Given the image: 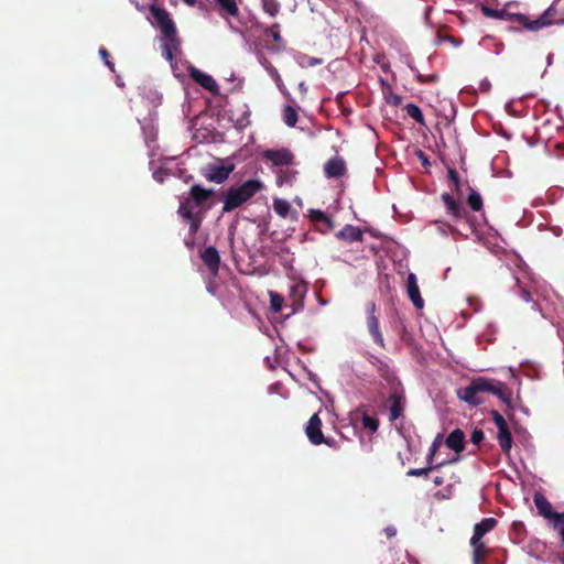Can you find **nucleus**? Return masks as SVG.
<instances>
[{"mask_svg":"<svg viewBox=\"0 0 564 564\" xmlns=\"http://www.w3.org/2000/svg\"><path fill=\"white\" fill-rule=\"evenodd\" d=\"M214 193L213 188H205L200 184H193L186 196L183 195L180 198L177 215L188 225L191 236H196L198 232L204 219V213L208 208L205 205L212 199Z\"/></svg>","mask_w":564,"mask_h":564,"instance_id":"nucleus-1","label":"nucleus"},{"mask_svg":"<svg viewBox=\"0 0 564 564\" xmlns=\"http://www.w3.org/2000/svg\"><path fill=\"white\" fill-rule=\"evenodd\" d=\"M482 393H490L497 397L509 409H512V390L507 383L494 378H474L468 386L457 391L458 398L470 405H480L484 403Z\"/></svg>","mask_w":564,"mask_h":564,"instance_id":"nucleus-2","label":"nucleus"},{"mask_svg":"<svg viewBox=\"0 0 564 564\" xmlns=\"http://www.w3.org/2000/svg\"><path fill=\"white\" fill-rule=\"evenodd\" d=\"M263 188V183L259 180H248L239 186L229 187L223 196V214L230 213L241 207Z\"/></svg>","mask_w":564,"mask_h":564,"instance_id":"nucleus-3","label":"nucleus"},{"mask_svg":"<svg viewBox=\"0 0 564 564\" xmlns=\"http://www.w3.org/2000/svg\"><path fill=\"white\" fill-rule=\"evenodd\" d=\"M150 11L161 33L169 41L163 46L164 56L167 61H172L174 57L173 50H176L180 45L175 24L165 9L152 6Z\"/></svg>","mask_w":564,"mask_h":564,"instance_id":"nucleus-4","label":"nucleus"},{"mask_svg":"<svg viewBox=\"0 0 564 564\" xmlns=\"http://www.w3.org/2000/svg\"><path fill=\"white\" fill-rule=\"evenodd\" d=\"M511 21L520 24L529 31H539L543 28L563 24L564 19L557 18V10L554 4L550 6L538 19L531 20L529 17L522 13L510 15Z\"/></svg>","mask_w":564,"mask_h":564,"instance_id":"nucleus-5","label":"nucleus"},{"mask_svg":"<svg viewBox=\"0 0 564 564\" xmlns=\"http://www.w3.org/2000/svg\"><path fill=\"white\" fill-rule=\"evenodd\" d=\"M538 513L550 521L552 528L560 534L564 544V512L553 511L550 501L540 492L533 497Z\"/></svg>","mask_w":564,"mask_h":564,"instance_id":"nucleus-6","label":"nucleus"},{"mask_svg":"<svg viewBox=\"0 0 564 564\" xmlns=\"http://www.w3.org/2000/svg\"><path fill=\"white\" fill-rule=\"evenodd\" d=\"M389 403V420L391 422L397 421L403 413L405 408V395L404 390L398 381V387L393 388V391L388 398Z\"/></svg>","mask_w":564,"mask_h":564,"instance_id":"nucleus-7","label":"nucleus"},{"mask_svg":"<svg viewBox=\"0 0 564 564\" xmlns=\"http://www.w3.org/2000/svg\"><path fill=\"white\" fill-rule=\"evenodd\" d=\"M368 317H367V326L370 335L372 336L375 343L380 346L381 348H384V339L382 336V333L379 328V319L376 315V304L375 302L370 301L367 303L366 307Z\"/></svg>","mask_w":564,"mask_h":564,"instance_id":"nucleus-8","label":"nucleus"},{"mask_svg":"<svg viewBox=\"0 0 564 564\" xmlns=\"http://www.w3.org/2000/svg\"><path fill=\"white\" fill-rule=\"evenodd\" d=\"M188 75L195 83H197L204 89L210 91L213 95L219 94V87L210 75L203 73L194 66L188 68Z\"/></svg>","mask_w":564,"mask_h":564,"instance_id":"nucleus-9","label":"nucleus"},{"mask_svg":"<svg viewBox=\"0 0 564 564\" xmlns=\"http://www.w3.org/2000/svg\"><path fill=\"white\" fill-rule=\"evenodd\" d=\"M442 200L445 205L447 214L452 216L453 220L458 221L468 217V212L466 208L460 202L456 200L453 195L443 193Z\"/></svg>","mask_w":564,"mask_h":564,"instance_id":"nucleus-10","label":"nucleus"},{"mask_svg":"<svg viewBox=\"0 0 564 564\" xmlns=\"http://www.w3.org/2000/svg\"><path fill=\"white\" fill-rule=\"evenodd\" d=\"M305 434L313 445H321L325 442V437L322 432V420L317 413L310 417L305 427Z\"/></svg>","mask_w":564,"mask_h":564,"instance_id":"nucleus-11","label":"nucleus"},{"mask_svg":"<svg viewBox=\"0 0 564 564\" xmlns=\"http://www.w3.org/2000/svg\"><path fill=\"white\" fill-rule=\"evenodd\" d=\"M263 159L270 161L273 165L276 166H288L293 164L294 155L290 150L282 148L279 150L264 151Z\"/></svg>","mask_w":564,"mask_h":564,"instance_id":"nucleus-12","label":"nucleus"},{"mask_svg":"<svg viewBox=\"0 0 564 564\" xmlns=\"http://www.w3.org/2000/svg\"><path fill=\"white\" fill-rule=\"evenodd\" d=\"M200 258L209 272L216 275L220 265V256L218 250L215 247L209 246L202 252Z\"/></svg>","mask_w":564,"mask_h":564,"instance_id":"nucleus-13","label":"nucleus"},{"mask_svg":"<svg viewBox=\"0 0 564 564\" xmlns=\"http://www.w3.org/2000/svg\"><path fill=\"white\" fill-rule=\"evenodd\" d=\"M346 163L343 158L334 156L324 165V173L328 178H337L345 174Z\"/></svg>","mask_w":564,"mask_h":564,"instance_id":"nucleus-14","label":"nucleus"},{"mask_svg":"<svg viewBox=\"0 0 564 564\" xmlns=\"http://www.w3.org/2000/svg\"><path fill=\"white\" fill-rule=\"evenodd\" d=\"M234 166H224V165H216L210 166L205 173L204 176L209 182H215L217 184L224 183L232 172Z\"/></svg>","mask_w":564,"mask_h":564,"instance_id":"nucleus-15","label":"nucleus"},{"mask_svg":"<svg viewBox=\"0 0 564 564\" xmlns=\"http://www.w3.org/2000/svg\"><path fill=\"white\" fill-rule=\"evenodd\" d=\"M498 521L495 518H485L474 527V533L470 539V544H476L481 541L482 536L494 530Z\"/></svg>","mask_w":564,"mask_h":564,"instance_id":"nucleus-16","label":"nucleus"},{"mask_svg":"<svg viewBox=\"0 0 564 564\" xmlns=\"http://www.w3.org/2000/svg\"><path fill=\"white\" fill-rule=\"evenodd\" d=\"M408 295L416 308L424 306V301L421 296L420 289L417 285L416 276L414 273H410L406 280Z\"/></svg>","mask_w":564,"mask_h":564,"instance_id":"nucleus-17","label":"nucleus"},{"mask_svg":"<svg viewBox=\"0 0 564 564\" xmlns=\"http://www.w3.org/2000/svg\"><path fill=\"white\" fill-rule=\"evenodd\" d=\"M448 448L456 453H462L465 449V434L460 429L452 431L445 440Z\"/></svg>","mask_w":564,"mask_h":564,"instance_id":"nucleus-18","label":"nucleus"},{"mask_svg":"<svg viewBox=\"0 0 564 564\" xmlns=\"http://www.w3.org/2000/svg\"><path fill=\"white\" fill-rule=\"evenodd\" d=\"M336 237L339 240L346 241V242H355V241H361L362 240V231L360 228L352 226V225H346L341 230H339L336 234Z\"/></svg>","mask_w":564,"mask_h":564,"instance_id":"nucleus-19","label":"nucleus"},{"mask_svg":"<svg viewBox=\"0 0 564 564\" xmlns=\"http://www.w3.org/2000/svg\"><path fill=\"white\" fill-rule=\"evenodd\" d=\"M304 295H305V289L301 285H294L291 289V294L289 296V300L291 301V314H294L299 311H301L304 306Z\"/></svg>","mask_w":564,"mask_h":564,"instance_id":"nucleus-20","label":"nucleus"},{"mask_svg":"<svg viewBox=\"0 0 564 564\" xmlns=\"http://www.w3.org/2000/svg\"><path fill=\"white\" fill-rule=\"evenodd\" d=\"M497 438L501 451L508 454L512 447V435L508 425L498 429Z\"/></svg>","mask_w":564,"mask_h":564,"instance_id":"nucleus-21","label":"nucleus"},{"mask_svg":"<svg viewBox=\"0 0 564 564\" xmlns=\"http://www.w3.org/2000/svg\"><path fill=\"white\" fill-rule=\"evenodd\" d=\"M308 213H310L308 214L310 219L313 223H323L329 230L334 229V227H335L334 220L329 216H327L323 210L310 209Z\"/></svg>","mask_w":564,"mask_h":564,"instance_id":"nucleus-22","label":"nucleus"},{"mask_svg":"<svg viewBox=\"0 0 564 564\" xmlns=\"http://www.w3.org/2000/svg\"><path fill=\"white\" fill-rule=\"evenodd\" d=\"M377 371L380 375V377L383 380H386L389 384H391V386L394 383L398 384V379L394 375V371L390 368V366L386 361L379 362Z\"/></svg>","mask_w":564,"mask_h":564,"instance_id":"nucleus-23","label":"nucleus"},{"mask_svg":"<svg viewBox=\"0 0 564 564\" xmlns=\"http://www.w3.org/2000/svg\"><path fill=\"white\" fill-rule=\"evenodd\" d=\"M473 546V564H482L488 550L484 542L478 541L476 544H470Z\"/></svg>","mask_w":564,"mask_h":564,"instance_id":"nucleus-24","label":"nucleus"},{"mask_svg":"<svg viewBox=\"0 0 564 564\" xmlns=\"http://www.w3.org/2000/svg\"><path fill=\"white\" fill-rule=\"evenodd\" d=\"M261 7L271 18H275L281 10V4L278 0H261Z\"/></svg>","mask_w":564,"mask_h":564,"instance_id":"nucleus-25","label":"nucleus"},{"mask_svg":"<svg viewBox=\"0 0 564 564\" xmlns=\"http://www.w3.org/2000/svg\"><path fill=\"white\" fill-rule=\"evenodd\" d=\"M467 204L474 212H479L482 209V198L480 194L474 188H469Z\"/></svg>","mask_w":564,"mask_h":564,"instance_id":"nucleus-26","label":"nucleus"},{"mask_svg":"<svg viewBox=\"0 0 564 564\" xmlns=\"http://www.w3.org/2000/svg\"><path fill=\"white\" fill-rule=\"evenodd\" d=\"M273 209L280 217H288V215L291 213V204L282 198H275L273 200Z\"/></svg>","mask_w":564,"mask_h":564,"instance_id":"nucleus-27","label":"nucleus"},{"mask_svg":"<svg viewBox=\"0 0 564 564\" xmlns=\"http://www.w3.org/2000/svg\"><path fill=\"white\" fill-rule=\"evenodd\" d=\"M264 35L272 37V40L279 45H283V39L280 34V24L273 23L263 30Z\"/></svg>","mask_w":564,"mask_h":564,"instance_id":"nucleus-28","label":"nucleus"},{"mask_svg":"<svg viewBox=\"0 0 564 564\" xmlns=\"http://www.w3.org/2000/svg\"><path fill=\"white\" fill-rule=\"evenodd\" d=\"M404 109L406 115L415 120L419 124H425L424 116L419 106L414 104H408Z\"/></svg>","mask_w":564,"mask_h":564,"instance_id":"nucleus-29","label":"nucleus"},{"mask_svg":"<svg viewBox=\"0 0 564 564\" xmlns=\"http://www.w3.org/2000/svg\"><path fill=\"white\" fill-rule=\"evenodd\" d=\"M216 3L224 10L227 14L237 17L239 13L238 6L235 0H215Z\"/></svg>","mask_w":564,"mask_h":564,"instance_id":"nucleus-30","label":"nucleus"},{"mask_svg":"<svg viewBox=\"0 0 564 564\" xmlns=\"http://www.w3.org/2000/svg\"><path fill=\"white\" fill-rule=\"evenodd\" d=\"M299 116L296 110L292 106H285L283 109V121L289 127H295L297 123Z\"/></svg>","mask_w":564,"mask_h":564,"instance_id":"nucleus-31","label":"nucleus"},{"mask_svg":"<svg viewBox=\"0 0 564 564\" xmlns=\"http://www.w3.org/2000/svg\"><path fill=\"white\" fill-rule=\"evenodd\" d=\"M445 463H440L435 466H433L432 464H429V467H425V468H412V469H409L406 475L408 476H415V477H419V476H427L429 473L433 469H436L441 466H444Z\"/></svg>","mask_w":564,"mask_h":564,"instance_id":"nucleus-32","label":"nucleus"},{"mask_svg":"<svg viewBox=\"0 0 564 564\" xmlns=\"http://www.w3.org/2000/svg\"><path fill=\"white\" fill-rule=\"evenodd\" d=\"M284 297L275 292H270V308L274 313H279L282 310Z\"/></svg>","mask_w":564,"mask_h":564,"instance_id":"nucleus-33","label":"nucleus"},{"mask_svg":"<svg viewBox=\"0 0 564 564\" xmlns=\"http://www.w3.org/2000/svg\"><path fill=\"white\" fill-rule=\"evenodd\" d=\"M448 178L454 184L455 192L457 195H462L460 178L459 174L454 169H448Z\"/></svg>","mask_w":564,"mask_h":564,"instance_id":"nucleus-34","label":"nucleus"},{"mask_svg":"<svg viewBox=\"0 0 564 564\" xmlns=\"http://www.w3.org/2000/svg\"><path fill=\"white\" fill-rule=\"evenodd\" d=\"M268 70H269L271 77L273 78V80L275 82L278 88L284 94L285 93V86H284L283 80H282L279 72L276 70V68L273 67L272 65H270Z\"/></svg>","mask_w":564,"mask_h":564,"instance_id":"nucleus-35","label":"nucleus"},{"mask_svg":"<svg viewBox=\"0 0 564 564\" xmlns=\"http://www.w3.org/2000/svg\"><path fill=\"white\" fill-rule=\"evenodd\" d=\"M362 424L365 427L369 429L370 431L375 432L378 430L379 421L370 415H364L362 417Z\"/></svg>","mask_w":564,"mask_h":564,"instance_id":"nucleus-36","label":"nucleus"},{"mask_svg":"<svg viewBox=\"0 0 564 564\" xmlns=\"http://www.w3.org/2000/svg\"><path fill=\"white\" fill-rule=\"evenodd\" d=\"M490 415H491L497 429L508 425L505 417L497 410H491Z\"/></svg>","mask_w":564,"mask_h":564,"instance_id":"nucleus-37","label":"nucleus"},{"mask_svg":"<svg viewBox=\"0 0 564 564\" xmlns=\"http://www.w3.org/2000/svg\"><path fill=\"white\" fill-rule=\"evenodd\" d=\"M440 440H441V435H438L432 443L431 447H430V451H429V455H427V463L429 464H432L433 463V458H434V455L436 454L438 447H440Z\"/></svg>","mask_w":564,"mask_h":564,"instance_id":"nucleus-38","label":"nucleus"},{"mask_svg":"<svg viewBox=\"0 0 564 564\" xmlns=\"http://www.w3.org/2000/svg\"><path fill=\"white\" fill-rule=\"evenodd\" d=\"M438 40H440V42H449L456 47L463 43V41L460 39H456L449 34H443V33H438Z\"/></svg>","mask_w":564,"mask_h":564,"instance_id":"nucleus-39","label":"nucleus"},{"mask_svg":"<svg viewBox=\"0 0 564 564\" xmlns=\"http://www.w3.org/2000/svg\"><path fill=\"white\" fill-rule=\"evenodd\" d=\"M484 438H485V434H484L482 430L475 429L473 431L471 436H470V441L473 444L479 445Z\"/></svg>","mask_w":564,"mask_h":564,"instance_id":"nucleus-40","label":"nucleus"},{"mask_svg":"<svg viewBox=\"0 0 564 564\" xmlns=\"http://www.w3.org/2000/svg\"><path fill=\"white\" fill-rule=\"evenodd\" d=\"M416 79L419 83L421 84H425V83H435L438 80V76L436 74H432V75H422V74H417L416 75Z\"/></svg>","mask_w":564,"mask_h":564,"instance_id":"nucleus-41","label":"nucleus"},{"mask_svg":"<svg viewBox=\"0 0 564 564\" xmlns=\"http://www.w3.org/2000/svg\"><path fill=\"white\" fill-rule=\"evenodd\" d=\"M484 12L487 17L502 19L507 13L505 11H498L484 7Z\"/></svg>","mask_w":564,"mask_h":564,"instance_id":"nucleus-42","label":"nucleus"},{"mask_svg":"<svg viewBox=\"0 0 564 564\" xmlns=\"http://www.w3.org/2000/svg\"><path fill=\"white\" fill-rule=\"evenodd\" d=\"M516 282L519 286L522 300L524 302H531L532 301L531 292L529 290H527L525 288L521 286L519 279H516Z\"/></svg>","mask_w":564,"mask_h":564,"instance_id":"nucleus-43","label":"nucleus"},{"mask_svg":"<svg viewBox=\"0 0 564 564\" xmlns=\"http://www.w3.org/2000/svg\"><path fill=\"white\" fill-rule=\"evenodd\" d=\"M387 102L397 107V106L401 105L402 97L398 94L390 93V95L387 98Z\"/></svg>","mask_w":564,"mask_h":564,"instance_id":"nucleus-44","label":"nucleus"},{"mask_svg":"<svg viewBox=\"0 0 564 564\" xmlns=\"http://www.w3.org/2000/svg\"><path fill=\"white\" fill-rule=\"evenodd\" d=\"M388 539H392L397 535V529L393 525H388L383 530Z\"/></svg>","mask_w":564,"mask_h":564,"instance_id":"nucleus-45","label":"nucleus"},{"mask_svg":"<svg viewBox=\"0 0 564 564\" xmlns=\"http://www.w3.org/2000/svg\"><path fill=\"white\" fill-rule=\"evenodd\" d=\"M369 362H370L373 367H376V369H377V368H378V366H379V362H383V360H382V359H380L379 357L375 356V355H370V356H369Z\"/></svg>","mask_w":564,"mask_h":564,"instance_id":"nucleus-46","label":"nucleus"},{"mask_svg":"<svg viewBox=\"0 0 564 564\" xmlns=\"http://www.w3.org/2000/svg\"><path fill=\"white\" fill-rule=\"evenodd\" d=\"M99 55L104 59V62L108 61L110 57L109 52L105 47L99 48Z\"/></svg>","mask_w":564,"mask_h":564,"instance_id":"nucleus-47","label":"nucleus"},{"mask_svg":"<svg viewBox=\"0 0 564 564\" xmlns=\"http://www.w3.org/2000/svg\"><path fill=\"white\" fill-rule=\"evenodd\" d=\"M322 63H323V61L321 58L310 57L308 62H307V65L308 66H315V65H318V64H322Z\"/></svg>","mask_w":564,"mask_h":564,"instance_id":"nucleus-48","label":"nucleus"},{"mask_svg":"<svg viewBox=\"0 0 564 564\" xmlns=\"http://www.w3.org/2000/svg\"><path fill=\"white\" fill-rule=\"evenodd\" d=\"M419 156H420L423 165L430 164L427 158L424 155V153L422 151H420Z\"/></svg>","mask_w":564,"mask_h":564,"instance_id":"nucleus-49","label":"nucleus"},{"mask_svg":"<svg viewBox=\"0 0 564 564\" xmlns=\"http://www.w3.org/2000/svg\"><path fill=\"white\" fill-rule=\"evenodd\" d=\"M194 237L195 236H192V239L191 240H185V245L188 249H193L194 246H195V240H194Z\"/></svg>","mask_w":564,"mask_h":564,"instance_id":"nucleus-50","label":"nucleus"},{"mask_svg":"<svg viewBox=\"0 0 564 564\" xmlns=\"http://www.w3.org/2000/svg\"><path fill=\"white\" fill-rule=\"evenodd\" d=\"M105 64L109 67L111 72H115V64L110 59L106 61Z\"/></svg>","mask_w":564,"mask_h":564,"instance_id":"nucleus-51","label":"nucleus"},{"mask_svg":"<svg viewBox=\"0 0 564 564\" xmlns=\"http://www.w3.org/2000/svg\"><path fill=\"white\" fill-rule=\"evenodd\" d=\"M299 88L303 94L307 91V87L304 82L300 83Z\"/></svg>","mask_w":564,"mask_h":564,"instance_id":"nucleus-52","label":"nucleus"},{"mask_svg":"<svg viewBox=\"0 0 564 564\" xmlns=\"http://www.w3.org/2000/svg\"><path fill=\"white\" fill-rule=\"evenodd\" d=\"M433 482H434L435 486H441L443 484V478L442 477H435Z\"/></svg>","mask_w":564,"mask_h":564,"instance_id":"nucleus-53","label":"nucleus"},{"mask_svg":"<svg viewBox=\"0 0 564 564\" xmlns=\"http://www.w3.org/2000/svg\"><path fill=\"white\" fill-rule=\"evenodd\" d=\"M323 444H326L327 446L333 447L334 444H335V441L334 440H329V438H325V442H323Z\"/></svg>","mask_w":564,"mask_h":564,"instance_id":"nucleus-54","label":"nucleus"},{"mask_svg":"<svg viewBox=\"0 0 564 564\" xmlns=\"http://www.w3.org/2000/svg\"><path fill=\"white\" fill-rule=\"evenodd\" d=\"M187 6L193 7L196 3V0H183Z\"/></svg>","mask_w":564,"mask_h":564,"instance_id":"nucleus-55","label":"nucleus"},{"mask_svg":"<svg viewBox=\"0 0 564 564\" xmlns=\"http://www.w3.org/2000/svg\"><path fill=\"white\" fill-rule=\"evenodd\" d=\"M153 176H154V178H155V180H158L159 182H163V178L161 177L160 172H155V173L153 174Z\"/></svg>","mask_w":564,"mask_h":564,"instance_id":"nucleus-56","label":"nucleus"}]
</instances>
